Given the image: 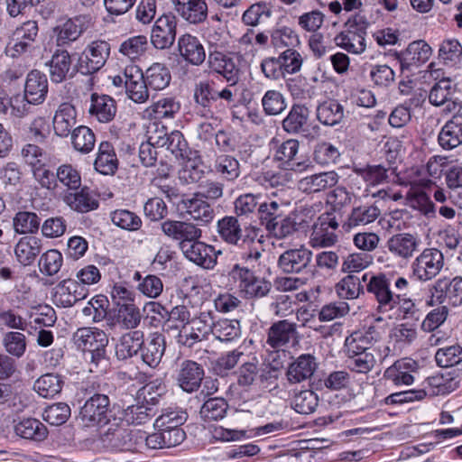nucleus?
<instances>
[{
	"instance_id": "f257e3e1",
	"label": "nucleus",
	"mask_w": 462,
	"mask_h": 462,
	"mask_svg": "<svg viewBox=\"0 0 462 462\" xmlns=\"http://www.w3.org/2000/svg\"><path fill=\"white\" fill-rule=\"evenodd\" d=\"M236 96V91H232L230 88L224 87L220 90L215 88V82L208 79L198 82L193 93L196 106L204 116L211 117L233 106Z\"/></svg>"
},
{
	"instance_id": "f03ea898",
	"label": "nucleus",
	"mask_w": 462,
	"mask_h": 462,
	"mask_svg": "<svg viewBox=\"0 0 462 462\" xmlns=\"http://www.w3.org/2000/svg\"><path fill=\"white\" fill-rule=\"evenodd\" d=\"M363 282H366V291L373 296L377 303L376 310L384 314L388 319L394 318V313L400 302V294H395L391 290V276L379 273L377 274L365 273Z\"/></svg>"
},
{
	"instance_id": "7ed1b4c3",
	"label": "nucleus",
	"mask_w": 462,
	"mask_h": 462,
	"mask_svg": "<svg viewBox=\"0 0 462 462\" xmlns=\"http://www.w3.org/2000/svg\"><path fill=\"white\" fill-rule=\"evenodd\" d=\"M347 199L346 192L339 188L327 194L326 211L319 217V247L333 245L337 237L334 231L338 226L337 216Z\"/></svg>"
},
{
	"instance_id": "20e7f679",
	"label": "nucleus",
	"mask_w": 462,
	"mask_h": 462,
	"mask_svg": "<svg viewBox=\"0 0 462 462\" xmlns=\"http://www.w3.org/2000/svg\"><path fill=\"white\" fill-rule=\"evenodd\" d=\"M259 231L252 224L242 226L239 218L233 216H225L217 223V232L220 239L227 245L239 247L255 244Z\"/></svg>"
},
{
	"instance_id": "39448f33",
	"label": "nucleus",
	"mask_w": 462,
	"mask_h": 462,
	"mask_svg": "<svg viewBox=\"0 0 462 462\" xmlns=\"http://www.w3.org/2000/svg\"><path fill=\"white\" fill-rule=\"evenodd\" d=\"M76 347L90 355V365L96 368L106 361V347L108 344L107 335L97 328H79L72 336Z\"/></svg>"
},
{
	"instance_id": "423d86ee",
	"label": "nucleus",
	"mask_w": 462,
	"mask_h": 462,
	"mask_svg": "<svg viewBox=\"0 0 462 462\" xmlns=\"http://www.w3.org/2000/svg\"><path fill=\"white\" fill-rule=\"evenodd\" d=\"M427 305L458 306L462 303V277L447 276L437 279L429 287Z\"/></svg>"
},
{
	"instance_id": "0eeeda50",
	"label": "nucleus",
	"mask_w": 462,
	"mask_h": 462,
	"mask_svg": "<svg viewBox=\"0 0 462 462\" xmlns=\"http://www.w3.org/2000/svg\"><path fill=\"white\" fill-rule=\"evenodd\" d=\"M367 27L368 23L363 15H354L345 23L344 30L336 36L337 45L353 54L363 53L366 49Z\"/></svg>"
},
{
	"instance_id": "6e6552de",
	"label": "nucleus",
	"mask_w": 462,
	"mask_h": 462,
	"mask_svg": "<svg viewBox=\"0 0 462 462\" xmlns=\"http://www.w3.org/2000/svg\"><path fill=\"white\" fill-rule=\"evenodd\" d=\"M208 66L211 72L221 76L227 82L226 88L238 92L237 83L241 70L238 59L234 53L209 50Z\"/></svg>"
},
{
	"instance_id": "1a4fd4ad",
	"label": "nucleus",
	"mask_w": 462,
	"mask_h": 462,
	"mask_svg": "<svg viewBox=\"0 0 462 462\" xmlns=\"http://www.w3.org/2000/svg\"><path fill=\"white\" fill-rule=\"evenodd\" d=\"M215 323L212 311H200L190 319L189 326L179 329L177 342L192 347L198 342L206 339L210 333L213 334Z\"/></svg>"
},
{
	"instance_id": "9d476101",
	"label": "nucleus",
	"mask_w": 462,
	"mask_h": 462,
	"mask_svg": "<svg viewBox=\"0 0 462 462\" xmlns=\"http://www.w3.org/2000/svg\"><path fill=\"white\" fill-rule=\"evenodd\" d=\"M444 267V255L437 248H425L411 263V275L420 282L437 277Z\"/></svg>"
},
{
	"instance_id": "9b49d317",
	"label": "nucleus",
	"mask_w": 462,
	"mask_h": 462,
	"mask_svg": "<svg viewBox=\"0 0 462 462\" xmlns=\"http://www.w3.org/2000/svg\"><path fill=\"white\" fill-rule=\"evenodd\" d=\"M39 34L38 23L34 20H28L17 26L13 32L6 48L5 54L13 59L31 51L33 43Z\"/></svg>"
},
{
	"instance_id": "f8f14e48",
	"label": "nucleus",
	"mask_w": 462,
	"mask_h": 462,
	"mask_svg": "<svg viewBox=\"0 0 462 462\" xmlns=\"http://www.w3.org/2000/svg\"><path fill=\"white\" fill-rule=\"evenodd\" d=\"M110 55V44L106 41L90 42L79 57L78 70L83 75L98 71L106 64Z\"/></svg>"
},
{
	"instance_id": "ddd939ff",
	"label": "nucleus",
	"mask_w": 462,
	"mask_h": 462,
	"mask_svg": "<svg viewBox=\"0 0 462 462\" xmlns=\"http://www.w3.org/2000/svg\"><path fill=\"white\" fill-rule=\"evenodd\" d=\"M109 398L103 393H94L84 403L79 417L86 427L106 425L110 420Z\"/></svg>"
},
{
	"instance_id": "4468645a",
	"label": "nucleus",
	"mask_w": 462,
	"mask_h": 462,
	"mask_svg": "<svg viewBox=\"0 0 462 462\" xmlns=\"http://www.w3.org/2000/svg\"><path fill=\"white\" fill-rule=\"evenodd\" d=\"M161 230L169 239L178 242L181 251L192 241L202 236V230L197 225L187 221L167 219L162 222Z\"/></svg>"
},
{
	"instance_id": "2eb2a0df",
	"label": "nucleus",
	"mask_w": 462,
	"mask_h": 462,
	"mask_svg": "<svg viewBox=\"0 0 462 462\" xmlns=\"http://www.w3.org/2000/svg\"><path fill=\"white\" fill-rule=\"evenodd\" d=\"M135 431L119 426L111 425L100 435V442L109 451H134L136 447Z\"/></svg>"
},
{
	"instance_id": "dca6fc26",
	"label": "nucleus",
	"mask_w": 462,
	"mask_h": 462,
	"mask_svg": "<svg viewBox=\"0 0 462 462\" xmlns=\"http://www.w3.org/2000/svg\"><path fill=\"white\" fill-rule=\"evenodd\" d=\"M205 371L202 365L185 359L177 366L175 381L177 385L188 393L197 392L204 380Z\"/></svg>"
},
{
	"instance_id": "f3484780",
	"label": "nucleus",
	"mask_w": 462,
	"mask_h": 462,
	"mask_svg": "<svg viewBox=\"0 0 462 462\" xmlns=\"http://www.w3.org/2000/svg\"><path fill=\"white\" fill-rule=\"evenodd\" d=\"M88 290L72 279L60 282L52 292V302L59 308H69L87 298Z\"/></svg>"
},
{
	"instance_id": "a211bd4d",
	"label": "nucleus",
	"mask_w": 462,
	"mask_h": 462,
	"mask_svg": "<svg viewBox=\"0 0 462 462\" xmlns=\"http://www.w3.org/2000/svg\"><path fill=\"white\" fill-rule=\"evenodd\" d=\"M177 19L171 14H162L154 23L151 32V42L157 50L171 48L176 39Z\"/></svg>"
},
{
	"instance_id": "6ab92c4d",
	"label": "nucleus",
	"mask_w": 462,
	"mask_h": 462,
	"mask_svg": "<svg viewBox=\"0 0 462 462\" xmlns=\"http://www.w3.org/2000/svg\"><path fill=\"white\" fill-rule=\"evenodd\" d=\"M181 252L189 261L205 270H213L221 254V251H217L213 245L199 239L192 241Z\"/></svg>"
},
{
	"instance_id": "aec40b11",
	"label": "nucleus",
	"mask_w": 462,
	"mask_h": 462,
	"mask_svg": "<svg viewBox=\"0 0 462 462\" xmlns=\"http://www.w3.org/2000/svg\"><path fill=\"white\" fill-rule=\"evenodd\" d=\"M456 92V87L448 78H444L436 82L429 93V101L435 106L445 105V111L455 113L460 111L461 104L453 96Z\"/></svg>"
},
{
	"instance_id": "412c9836",
	"label": "nucleus",
	"mask_w": 462,
	"mask_h": 462,
	"mask_svg": "<svg viewBox=\"0 0 462 462\" xmlns=\"http://www.w3.org/2000/svg\"><path fill=\"white\" fill-rule=\"evenodd\" d=\"M179 55L189 64L200 66L207 58L205 48L200 40L191 33H184L177 40Z\"/></svg>"
},
{
	"instance_id": "4be33fe9",
	"label": "nucleus",
	"mask_w": 462,
	"mask_h": 462,
	"mask_svg": "<svg viewBox=\"0 0 462 462\" xmlns=\"http://www.w3.org/2000/svg\"><path fill=\"white\" fill-rule=\"evenodd\" d=\"M173 9L189 24H199L208 18V7L206 0H171Z\"/></svg>"
},
{
	"instance_id": "5701e85b",
	"label": "nucleus",
	"mask_w": 462,
	"mask_h": 462,
	"mask_svg": "<svg viewBox=\"0 0 462 462\" xmlns=\"http://www.w3.org/2000/svg\"><path fill=\"white\" fill-rule=\"evenodd\" d=\"M420 239L416 235L400 233L391 236L386 246L388 251L396 258L411 259L419 251Z\"/></svg>"
},
{
	"instance_id": "b1692460",
	"label": "nucleus",
	"mask_w": 462,
	"mask_h": 462,
	"mask_svg": "<svg viewBox=\"0 0 462 462\" xmlns=\"http://www.w3.org/2000/svg\"><path fill=\"white\" fill-rule=\"evenodd\" d=\"M90 17L88 15H79L66 21L60 26L56 28V43L58 47L64 46L77 41L79 36L88 29Z\"/></svg>"
},
{
	"instance_id": "393cba45",
	"label": "nucleus",
	"mask_w": 462,
	"mask_h": 462,
	"mask_svg": "<svg viewBox=\"0 0 462 462\" xmlns=\"http://www.w3.org/2000/svg\"><path fill=\"white\" fill-rule=\"evenodd\" d=\"M418 364L411 358H402L389 366L383 377L396 386L411 385L414 382L412 373L416 372Z\"/></svg>"
},
{
	"instance_id": "a878e982",
	"label": "nucleus",
	"mask_w": 462,
	"mask_h": 462,
	"mask_svg": "<svg viewBox=\"0 0 462 462\" xmlns=\"http://www.w3.org/2000/svg\"><path fill=\"white\" fill-rule=\"evenodd\" d=\"M438 143L444 150L449 151L462 143V113L455 112L442 126L438 135Z\"/></svg>"
},
{
	"instance_id": "bb28decb",
	"label": "nucleus",
	"mask_w": 462,
	"mask_h": 462,
	"mask_svg": "<svg viewBox=\"0 0 462 462\" xmlns=\"http://www.w3.org/2000/svg\"><path fill=\"white\" fill-rule=\"evenodd\" d=\"M64 202L78 213H88L97 209L99 207L97 194L87 186L79 190L77 189L75 192L66 194Z\"/></svg>"
},
{
	"instance_id": "cd10ccee",
	"label": "nucleus",
	"mask_w": 462,
	"mask_h": 462,
	"mask_svg": "<svg viewBox=\"0 0 462 462\" xmlns=\"http://www.w3.org/2000/svg\"><path fill=\"white\" fill-rule=\"evenodd\" d=\"M311 256L312 253L304 246L289 249L280 255L278 266L282 272L287 273H300L308 266Z\"/></svg>"
},
{
	"instance_id": "c85d7f7f",
	"label": "nucleus",
	"mask_w": 462,
	"mask_h": 462,
	"mask_svg": "<svg viewBox=\"0 0 462 462\" xmlns=\"http://www.w3.org/2000/svg\"><path fill=\"white\" fill-rule=\"evenodd\" d=\"M48 93V79L45 74L39 70H32L26 78L24 98L32 105L42 104Z\"/></svg>"
},
{
	"instance_id": "c756f323",
	"label": "nucleus",
	"mask_w": 462,
	"mask_h": 462,
	"mask_svg": "<svg viewBox=\"0 0 462 462\" xmlns=\"http://www.w3.org/2000/svg\"><path fill=\"white\" fill-rule=\"evenodd\" d=\"M181 204L185 212L195 221L206 225L214 219L215 212L212 206L200 194L195 193L190 198L183 199Z\"/></svg>"
},
{
	"instance_id": "7c9ffc66",
	"label": "nucleus",
	"mask_w": 462,
	"mask_h": 462,
	"mask_svg": "<svg viewBox=\"0 0 462 462\" xmlns=\"http://www.w3.org/2000/svg\"><path fill=\"white\" fill-rule=\"evenodd\" d=\"M296 335V324L287 319L274 322L268 329L266 343L273 349L287 346Z\"/></svg>"
},
{
	"instance_id": "2f4dec72",
	"label": "nucleus",
	"mask_w": 462,
	"mask_h": 462,
	"mask_svg": "<svg viewBox=\"0 0 462 462\" xmlns=\"http://www.w3.org/2000/svg\"><path fill=\"white\" fill-rule=\"evenodd\" d=\"M272 150L273 151V159L280 162L284 169L293 170L294 166L300 167V162H294L295 157L299 152V142L294 139H289L283 142L273 139Z\"/></svg>"
},
{
	"instance_id": "473e14b6",
	"label": "nucleus",
	"mask_w": 462,
	"mask_h": 462,
	"mask_svg": "<svg viewBox=\"0 0 462 462\" xmlns=\"http://www.w3.org/2000/svg\"><path fill=\"white\" fill-rule=\"evenodd\" d=\"M77 124V111L70 103L59 106L53 117V129L60 137H67Z\"/></svg>"
},
{
	"instance_id": "72a5a7b5",
	"label": "nucleus",
	"mask_w": 462,
	"mask_h": 462,
	"mask_svg": "<svg viewBox=\"0 0 462 462\" xmlns=\"http://www.w3.org/2000/svg\"><path fill=\"white\" fill-rule=\"evenodd\" d=\"M42 249V241L41 238L33 236H25L19 239L15 247L14 254L17 261L24 265H31L40 254Z\"/></svg>"
},
{
	"instance_id": "f704fd0d",
	"label": "nucleus",
	"mask_w": 462,
	"mask_h": 462,
	"mask_svg": "<svg viewBox=\"0 0 462 462\" xmlns=\"http://www.w3.org/2000/svg\"><path fill=\"white\" fill-rule=\"evenodd\" d=\"M144 334L141 330H132L124 334L116 346V356L119 360H127L136 356L143 344Z\"/></svg>"
},
{
	"instance_id": "c9c22d12",
	"label": "nucleus",
	"mask_w": 462,
	"mask_h": 462,
	"mask_svg": "<svg viewBox=\"0 0 462 462\" xmlns=\"http://www.w3.org/2000/svg\"><path fill=\"white\" fill-rule=\"evenodd\" d=\"M88 111L100 123H108L114 119L116 114V101L107 95L93 93Z\"/></svg>"
},
{
	"instance_id": "e433bc0d",
	"label": "nucleus",
	"mask_w": 462,
	"mask_h": 462,
	"mask_svg": "<svg viewBox=\"0 0 462 462\" xmlns=\"http://www.w3.org/2000/svg\"><path fill=\"white\" fill-rule=\"evenodd\" d=\"M180 110V103L174 97H164L152 104L144 110L150 119H172Z\"/></svg>"
},
{
	"instance_id": "4c0bfd02",
	"label": "nucleus",
	"mask_w": 462,
	"mask_h": 462,
	"mask_svg": "<svg viewBox=\"0 0 462 462\" xmlns=\"http://www.w3.org/2000/svg\"><path fill=\"white\" fill-rule=\"evenodd\" d=\"M130 76L126 94L135 103H143L149 98V86L143 72L136 65H130Z\"/></svg>"
},
{
	"instance_id": "58836bf2",
	"label": "nucleus",
	"mask_w": 462,
	"mask_h": 462,
	"mask_svg": "<svg viewBox=\"0 0 462 462\" xmlns=\"http://www.w3.org/2000/svg\"><path fill=\"white\" fill-rule=\"evenodd\" d=\"M154 143L157 147H165L171 152L176 159H184L188 157L189 145L181 132L174 130L170 134L155 136Z\"/></svg>"
},
{
	"instance_id": "ea45409f",
	"label": "nucleus",
	"mask_w": 462,
	"mask_h": 462,
	"mask_svg": "<svg viewBox=\"0 0 462 462\" xmlns=\"http://www.w3.org/2000/svg\"><path fill=\"white\" fill-rule=\"evenodd\" d=\"M213 171L222 180L233 183L241 174V166L236 157L220 154L214 161Z\"/></svg>"
},
{
	"instance_id": "a19ab883",
	"label": "nucleus",
	"mask_w": 462,
	"mask_h": 462,
	"mask_svg": "<svg viewBox=\"0 0 462 462\" xmlns=\"http://www.w3.org/2000/svg\"><path fill=\"white\" fill-rule=\"evenodd\" d=\"M316 368L315 357L310 354L300 355L295 362L290 365L287 378L290 383H297L310 378Z\"/></svg>"
},
{
	"instance_id": "79ce46f5",
	"label": "nucleus",
	"mask_w": 462,
	"mask_h": 462,
	"mask_svg": "<svg viewBox=\"0 0 462 462\" xmlns=\"http://www.w3.org/2000/svg\"><path fill=\"white\" fill-rule=\"evenodd\" d=\"M97 171L103 175H113L118 167V160L113 145L109 142H101L94 162Z\"/></svg>"
},
{
	"instance_id": "37998d69",
	"label": "nucleus",
	"mask_w": 462,
	"mask_h": 462,
	"mask_svg": "<svg viewBox=\"0 0 462 462\" xmlns=\"http://www.w3.org/2000/svg\"><path fill=\"white\" fill-rule=\"evenodd\" d=\"M164 351V338L162 335H154L146 342L143 341L140 350L141 358L149 367L155 368L161 363Z\"/></svg>"
},
{
	"instance_id": "c03bdc74",
	"label": "nucleus",
	"mask_w": 462,
	"mask_h": 462,
	"mask_svg": "<svg viewBox=\"0 0 462 462\" xmlns=\"http://www.w3.org/2000/svg\"><path fill=\"white\" fill-rule=\"evenodd\" d=\"M47 65L49 66L51 81L55 83L62 82L71 67V58L69 51L63 49L55 50Z\"/></svg>"
},
{
	"instance_id": "a18cd8bd",
	"label": "nucleus",
	"mask_w": 462,
	"mask_h": 462,
	"mask_svg": "<svg viewBox=\"0 0 462 462\" xmlns=\"http://www.w3.org/2000/svg\"><path fill=\"white\" fill-rule=\"evenodd\" d=\"M14 432L17 436L33 441H42L48 436L46 426L39 420L26 418L14 426Z\"/></svg>"
},
{
	"instance_id": "49530a36",
	"label": "nucleus",
	"mask_w": 462,
	"mask_h": 462,
	"mask_svg": "<svg viewBox=\"0 0 462 462\" xmlns=\"http://www.w3.org/2000/svg\"><path fill=\"white\" fill-rule=\"evenodd\" d=\"M431 56L430 46L423 41L413 42L409 44L401 60L402 69L412 65L426 62Z\"/></svg>"
},
{
	"instance_id": "de8ad7c7",
	"label": "nucleus",
	"mask_w": 462,
	"mask_h": 462,
	"mask_svg": "<svg viewBox=\"0 0 462 462\" xmlns=\"http://www.w3.org/2000/svg\"><path fill=\"white\" fill-rule=\"evenodd\" d=\"M146 84L150 89L158 91L167 88L171 80V75L168 67L160 62L152 64L143 73Z\"/></svg>"
},
{
	"instance_id": "09e8293b",
	"label": "nucleus",
	"mask_w": 462,
	"mask_h": 462,
	"mask_svg": "<svg viewBox=\"0 0 462 462\" xmlns=\"http://www.w3.org/2000/svg\"><path fill=\"white\" fill-rule=\"evenodd\" d=\"M379 215L380 209L375 206L355 208L342 227L348 232L354 227L374 222Z\"/></svg>"
},
{
	"instance_id": "8fccbe9b",
	"label": "nucleus",
	"mask_w": 462,
	"mask_h": 462,
	"mask_svg": "<svg viewBox=\"0 0 462 462\" xmlns=\"http://www.w3.org/2000/svg\"><path fill=\"white\" fill-rule=\"evenodd\" d=\"M146 308L150 311L162 316V311L168 315V323L178 321L180 324V328L189 326L191 319L190 312L185 305H177L168 311L161 303L151 301L146 304Z\"/></svg>"
},
{
	"instance_id": "3c124183",
	"label": "nucleus",
	"mask_w": 462,
	"mask_h": 462,
	"mask_svg": "<svg viewBox=\"0 0 462 462\" xmlns=\"http://www.w3.org/2000/svg\"><path fill=\"white\" fill-rule=\"evenodd\" d=\"M187 418L188 414L185 411L178 408H168L155 420L154 428L157 430L181 429V425L185 423Z\"/></svg>"
},
{
	"instance_id": "603ef678",
	"label": "nucleus",
	"mask_w": 462,
	"mask_h": 462,
	"mask_svg": "<svg viewBox=\"0 0 462 462\" xmlns=\"http://www.w3.org/2000/svg\"><path fill=\"white\" fill-rule=\"evenodd\" d=\"M213 335L221 342H232L241 337L238 319H220L215 323Z\"/></svg>"
},
{
	"instance_id": "864d4df0",
	"label": "nucleus",
	"mask_w": 462,
	"mask_h": 462,
	"mask_svg": "<svg viewBox=\"0 0 462 462\" xmlns=\"http://www.w3.org/2000/svg\"><path fill=\"white\" fill-rule=\"evenodd\" d=\"M71 134V143L73 148L81 152H90L96 143V136L93 131L85 125L75 127Z\"/></svg>"
},
{
	"instance_id": "5fc2aeb1",
	"label": "nucleus",
	"mask_w": 462,
	"mask_h": 462,
	"mask_svg": "<svg viewBox=\"0 0 462 462\" xmlns=\"http://www.w3.org/2000/svg\"><path fill=\"white\" fill-rule=\"evenodd\" d=\"M63 381L59 374H45L34 383L35 391L44 398H52L60 393Z\"/></svg>"
},
{
	"instance_id": "6e6d98bb",
	"label": "nucleus",
	"mask_w": 462,
	"mask_h": 462,
	"mask_svg": "<svg viewBox=\"0 0 462 462\" xmlns=\"http://www.w3.org/2000/svg\"><path fill=\"white\" fill-rule=\"evenodd\" d=\"M310 82L305 77L297 76L286 79V86L291 94L300 99L311 98L315 96V86L313 83L317 81L314 76Z\"/></svg>"
},
{
	"instance_id": "4d7b16f0",
	"label": "nucleus",
	"mask_w": 462,
	"mask_h": 462,
	"mask_svg": "<svg viewBox=\"0 0 462 462\" xmlns=\"http://www.w3.org/2000/svg\"><path fill=\"white\" fill-rule=\"evenodd\" d=\"M115 318L120 328L134 329L140 325L142 316L139 308L132 303L117 308Z\"/></svg>"
},
{
	"instance_id": "13d9d810",
	"label": "nucleus",
	"mask_w": 462,
	"mask_h": 462,
	"mask_svg": "<svg viewBox=\"0 0 462 462\" xmlns=\"http://www.w3.org/2000/svg\"><path fill=\"white\" fill-rule=\"evenodd\" d=\"M228 410V403L224 398H209L200 408V416L205 421L222 420Z\"/></svg>"
},
{
	"instance_id": "bf43d9fd",
	"label": "nucleus",
	"mask_w": 462,
	"mask_h": 462,
	"mask_svg": "<svg viewBox=\"0 0 462 462\" xmlns=\"http://www.w3.org/2000/svg\"><path fill=\"white\" fill-rule=\"evenodd\" d=\"M237 384L244 388L248 389L258 382L259 378V366L258 360L255 356L251 360L244 362L236 371Z\"/></svg>"
},
{
	"instance_id": "052dcab7",
	"label": "nucleus",
	"mask_w": 462,
	"mask_h": 462,
	"mask_svg": "<svg viewBox=\"0 0 462 462\" xmlns=\"http://www.w3.org/2000/svg\"><path fill=\"white\" fill-rule=\"evenodd\" d=\"M257 217L268 231L274 226L278 219L283 217L282 206L276 201L260 203L257 208Z\"/></svg>"
},
{
	"instance_id": "680f3d73",
	"label": "nucleus",
	"mask_w": 462,
	"mask_h": 462,
	"mask_svg": "<svg viewBox=\"0 0 462 462\" xmlns=\"http://www.w3.org/2000/svg\"><path fill=\"white\" fill-rule=\"evenodd\" d=\"M271 42L276 51L293 50L300 43L298 34L289 27H282L273 32Z\"/></svg>"
},
{
	"instance_id": "e2e57ef3",
	"label": "nucleus",
	"mask_w": 462,
	"mask_h": 462,
	"mask_svg": "<svg viewBox=\"0 0 462 462\" xmlns=\"http://www.w3.org/2000/svg\"><path fill=\"white\" fill-rule=\"evenodd\" d=\"M147 47V38L144 35H137L124 41L120 45L119 51L131 60H135L145 53Z\"/></svg>"
},
{
	"instance_id": "0e129e2a",
	"label": "nucleus",
	"mask_w": 462,
	"mask_h": 462,
	"mask_svg": "<svg viewBox=\"0 0 462 462\" xmlns=\"http://www.w3.org/2000/svg\"><path fill=\"white\" fill-rule=\"evenodd\" d=\"M40 220L36 213L19 211L13 218V226L18 234H32L38 231Z\"/></svg>"
},
{
	"instance_id": "69168bd1",
	"label": "nucleus",
	"mask_w": 462,
	"mask_h": 462,
	"mask_svg": "<svg viewBox=\"0 0 462 462\" xmlns=\"http://www.w3.org/2000/svg\"><path fill=\"white\" fill-rule=\"evenodd\" d=\"M309 112L303 106L295 105L282 121V127L287 133H298L307 123Z\"/></svg>"
},
{
	"instance_id": "338daca9",
	"label": "nucleus",
	"mask_w": 462,
	"mask_h": 462,
	"mask_svg": "<svg viewBox=\"0 0 462 462\" xmlns=\"http://www.w3.org/2000/svg\"><path fill=\"white\" fill-rule=\"evenodd\" d=\"M343 107L334 99L319 104V123L333 126L343 118Z\"/></svg>"
},
{
	"instance_id": "774afa93",
	"label": "nucleus",
	"mask_w": 462,
	"mask_h": 462,
	"mask_svg": "<svg viewBox=\"0 0 462 462\" xmlns=\"http://www.w3.org/2000/svg\"><path fill=\"white\" fill-rule=\"evenodd\" d=\"M439 58L445 63L455 65L461 60L462 45L457 39H446L439 45Z\"/></svg>"
}]
</instances>
